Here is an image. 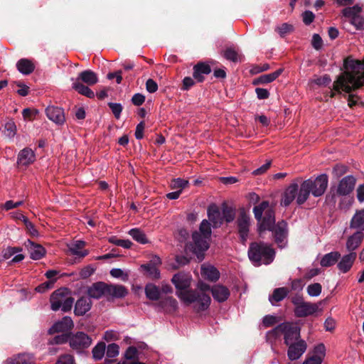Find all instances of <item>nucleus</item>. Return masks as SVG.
<instances>
[{
  "instance_id": "5",
  "label": "nucleus",
  "mask_w": 364,
  "mask_h": 364,
  "mask_svg": "<svg viewBox=\"0 0 364 364\" xmlns=\"http://www.w3.org/2000/svg\"><path fill=\"white\" fill-rule=\"evenodd\" d=\"M275 252L271 245L264 242H252L248 250V257L256 266L269 264L274 259Z\"/></svg>"
},
{
  "instance_id": "12",
  "label": "nucleus",
  "mask_w": 364,
  "mask_h": 364,
  "mask_svg": "<svg viewBox=\"0 0 364 364\" xmlns=\"http://www.w3.org/2000/svg\"><path fill=\"white\" fill-rule=\"evenodd\" d=\"M321 303H311L304 301L300 306L294 308V314L297 317H306L314 315L318 311H321L320 308Z\"/></svg>"
},
{
  "instance_id": "22",
  "label": "nucleus",
  "mask_w": 364,
  "mask_h": 364,
  "mask_svg": "<svg viewBox=\"0 0 364 364\" xmlns=\"http://www.w3.org/2000/svg\"><path fill=\"white\" fill-rule=\"evenodd\" d=\"M211 293L213 299L219 303L225 301L230 295L228 288L221 284L213 286Z\"/></svg>"
},
{
  "instance_id": "60",
  "label": "nucleus",
  "mask_w": 364,
  "mask_h": 364,
  "mask_svg": "<svg viewBox=\"0 0 364 364\" xmlns=\"http://www.w3.org/2000/svg\"><path fill=\"white\" fill-rule=\"evenodd\" d=\"M23 223H24L28 232L32 236L37 237L38 235V232L36 229L34 225L27 218H23Z\"/></svg>"
},
{
  "instance_id": "49",
  "label": "nucleus",
  "mask_w": 364,
  "mask_h": 364,
  "mask_svg": "<svg viewBox=\"0 0 364 364\" xmlns=\"http://www.w3.org/2000/svg\"><path fill=\"white\" fill-rule=\"evenodd\" d=\"M307 293L310 296L316 297L320 295L322 287L319 283H314L307 287Z\"/></svg>"
},
{
  "instance_id": "6",
  "label": "nucleus",
  "mask_w": 364,
  "mask_h": 364,
  "mask_svg": "<svg viewBox=\"0 0 364 364\" xmlns=\"http://www.w3.org/2000/svg\"><path fill=\"white\" fill-rule=\"evenodd\" d=\"M255 219L259 223L258 233L260 237H264V228H269L271 224L275 222V214L269 201L264 200L253 208Z\"/></svg>"
},
{
  "instance_id": "8",
  "label": "nucleus",
  "mask_w": 364,
  "mask_h": 364,
  "mask_svg": "<svg viewBox=\"0 0 364 364\" xmlns=\"http://www.w3.org/2000/svg\"><path fill=\"white\" fill-rule=\"evenodd\" d=\"M266 230L271 231L275 242L280 248H284L287 244L288 228L284 220L279 221L277 224H271L269 228H264V234Z\"/></svg>"
},
{
  "instance_id": "4",
  "label": "nucleus",
  "mask_w": 364,
  "mask_h": 364,
  "mask_svg": "<svg viewBox=\"0 0 364 364\" xmlns=\"http://www.w3.org/2000/svg\"><path fill=\"white\" fill-rule=\"evenodd\" d=\"M282 335L284 336L286 345L296 342L300 340V328L291 323L284 322L269 331L266 334V338L267 341L272 343Z\"/></svg>"
},
{
  "instance_id": "42",
  "label": "nucleus",
  "mask_w": 364,
  "mask_h": 364,
  "mask_svg": "<svg viewBox=\"0 0 364 364\" xmlns=\"http://www.w3.org/2000/svg\"><path fill=\"white\" fill-rule=\"evenodd\" d=\"M289 290L286 287L277 288L274 290L272 294L269 296V301L274 304V302H279L283 300L288 294Z\"/></svg>"
},
{
  "instance_id": "46",
  "label": "nucleus",
  "mask_w": 364,
  "mask_h": 364,
  "mask_svg": "<svg viewBox=\"0 0 364 364\" xmlns=\"http://www.w3.org/2000/svg\"><path fill=\"white\" fill-rule=\"evenodd\" d=\"M146 273L154 279H159L160 277V272L157 267L151 264H146L141 265Z\"/></svg>"
},
{
  "instance_id": "54",
  "label": "nucleus",
  "mask_w": 364,
  "mask_h": 364,
  "mask_svg": "<svg viewBox=\"0 0 364 364\" xmlns=\"http://www.w3.org/2000/svg\"><path fill=\"white\" fill-rule=\"evenodd\" d=\"M349 22L356 30H364V16H363L361 14L354 17Z\"/></svg>"
},
{
  "instance_id": "9",
  "label": "nucleus",
  "mask_w": 364,
  "mask_h": 364,
  "mask_svg": "<svg viewBox=\"0 0 364 364\" xmlns=\"http://www.w3.org/2000/svg\"><path fill=\"white\" fill-rule=\"evenodd\" d=\"M92 341V338L84 332L70 333V347L74 350L81 351L89 348Z\"/></svg>"
},
{
  "instance_id": "3",
  "label": "nucleus",
  "mask_w": 364,
  "mask_h": 364,
  "mask_svg": "<svg viewBox=\"0 0 364 364\" xmlns=\"http://www.w3.org/2000/svg\"><path fill=\"white\" fill-rule=\"evenodd\" d=\"M211 233L210 222L207 220H203L199 227V231H196L192 235L193 252L200 260L203 259L204 252L209 248Z\"/></svg>"
},
{
  "instance_id": "13",
  "label": "nucleus",
  "mask_w": 364,
  "mask_h": 364,
  "mask_svg": "<svg viewBox=\"0 0 364 364\" xmlns=\"http://www.w3.org/2000/svg\"><path fill=\"white\" fill-rule=\"evenodd\" d=\"M287 346H289L287 355L291 360L299 359L304 353L307 348L306 341L302 339Z\"/></svg>"
},
{
  "instance_id": "34",
  "label": "nucleus",
  "mask_w": 364,
  "mask_h": 364,
  "mask_svg": "<svg viewBox=\"0 0 364 364\" xmlns=\"http://www.w3.org/2000/svg\"><path fill=\"white\" fill-rule=\"evenodd\" d=\"M85 246V242L82 240H76L68 245L71 254L80 257H84L88 255V251L82 250Z\"/></svg>"
},
{
  "instance_id": "14",
  "label": "nucleus",
  "mask_w": 364,
  "mask_h": 364,
  "mask_svg": "<svg viewBox=\"0 0 364 364\" xmlns=\"http://www.w3.org/2000/svg\"><path fill=\"white\" fill-rule=\"evenodd\" d=\"M299 193V188L296 183H291L284 191L281 204L285 207L289 205L295 199L296 200Z\"/></svg>"
},
{
  "instance_id": "59",
  "label": "nucleus",
  "mask_w": 364,
  "mask_h": 364,
  "mask_svg": "<svg viewBox=\"0 0 364 364\" xmlns=\"http://www.w3.org/2000/svg\"><path fill=\"white\" fill-rule=\"evenodd\" d=\"M55 364H75V358L70 354H64L58 358Z\"/></svg>"
},
{
  "instance_id": "24",
  "label": "nucleus",
  "mask_w": 364,
  "mask_h": 364,
  "mask_svg": "<svg viewBox=\"0 0 364 364\" xmlns=\"http://www.w3.org/2000/svg\"><path fill=\"white\" fill-rule=\"evenodd\" d=\"M364 238L363 231H357L353 235H350L346 241V249L348 253L355 252V250L360 246Z\"/></svg>"
},
{
  "instance_id": "20",
  "label": "nucleus",
  "mask_w": 364,
  "mask_h": 364,
  "mask_svg": "<svg viewBox=\"0 0 364 364\" xmlns=\"http://www.w3.org/2000/svg\"><path fill=\"white\" fill-rule=\"evenodd\" d=\"M68 294V289H58L55 290L50 296V308L53 311L59 310L62 306L64 298Z\"/></svg>"
},
{
  "instance_id": "41",
  "label": "nucleus",
  "mask_w": 364,
  "mask_h": 364,
  "mask_svg": "<svg viewBox=\"0 0 364 364\" xmlns=\"http://www.w3.org/2000/svg\"><path fill=\"white\" fill-rule=\"evenodd\" d=\"M158 306L166 311H176L178 309V302L174 298L168 296L161 300Z\"/></svg>"
},
{
  "instance_id": "47",
  "label": "nucleus",
  "mask_w": 364,
  "mask_h": 364,
  "mask_svg": "<svg viewBox=\"0 0 364 364\" xmlns=\"http://www.w3.org/2000/svg\"><path fill=\"white\" fill-rule=\"evenodd\" d=\"M4 129L5 135L10 139L14 137L17 131L16 126L13 121L7 122L4 125Z\"/></svg>"
},
{
  "instance_id": "63",
  "label": "nucleus",
  "mask_w": 364,
  "mask_h": 364,
  "mask_svg": "<svg viewBox=\"0 0 364 364\" xmlns=\"http://www.w3.org/2000/svg\"><path fill=\"white\" fill-rule=\"evenodd\" d=\"M311 43L315 49L318 50L322 47L323 41L318 34L315 33L312 36Z\"/></svg>"
},
{
  "instance_id": "23",
  "label": "nucleus",
  "mask_w": 364,
  "mask_h": 364,
  "mask_svg": "<svg viewBox=\"0 0 364 364\" xmlns=\"http://www.w3.org/2000/svg\"><path fill=\"white\" fill-rule=\"evenodd\" d=\"M36 159L34 151L30 148H24L18 153L17 163L21 166H28Z\"/></svg>"
},
{
  "instance_id": "10",
  "label": "nucleus",
  "mask_w": 364,
  "mask_h": 364,
  "mask_svg": "<svg viewBox=\"0 0 364 364\" xmlns=\"http://www.w3.org/2000/svg\"><path fill=\"white\" fill-rule=\"evenodd\" d=\"M237 223L240 240L245 244L248 237L250 226V216L245 208L240 210Z\"/></svg>"
},
{
  "instance_id": "35",
  "label": "nucleus",
  "mask_w": 364,
  "mask_h": 364,
  "mask_svg": "<svg viewBox=\"0 0 364 364\" xmlns=\"http://www.w3.org/2000/svg\"><path fill=\"white\" fill-rule=\"evenodd\" d=\"M363 6L362 4H355L353 6H347L344 8L341 13L343 16L348 18L349 21L354 17L358 16L363 12Z\"/></svg>"
},
{
  "instance_id": "62",
  "label": "nucleus",
  "mask_w": 364,
  "mask_h": 364,
  "mask_svg": "<svg viewBox=\"0 0 364 364\" xmlns=\"http://www.w3.org/2000/svg\"><path fill=\"white\" fill-rule=\"evenodd\" d=\"M301 16L303 22L306 25H310L315 18L314 14L311 11H305Z\"/></svg>"
},
{
  "instance_id": "21",
  "label": "nucleus",
  "mask_w": 364,
  "mask_h": 364,
  "mask_svg": "<svg viewBox=\"0 0 364 364\" xmlns=\"http://www.w3.org/2000/svg\"><path fill=\"white\" fill-rule=\"evenodd\" d=\"M92 307V301L87 296H81L75 302L74 313L76 316H84Z\"/></svg>"
},
{
  "instance_id": "36",
  "label": "nucleus",
  "mask_w": 364,
  "mask_h": 364,
  "mask_svg": "<svg viewBox=\"0 0 364 364\" xmlns=\"http://www.w3.org/2000/svg\"><path fill=\"white\" fill-rule=\"evenodd\" d=\"M341 257L338 252L334 251L327 253L321 258L320 264L322 267H328L335 264Z\"/></svg>"
},
{
  "instance_id": "39",
  "label": "nucleus",
  "mask_w": 364,
  "mask_h": 364,
  "mask_svg": "<svg viewBox=\"0 0 364 364\" xmlns=\"http://www.w3.org/2000/svg\"><path fill=\"white\" fill-rule=\"evenodd\" d=\"M73 88L76 90L78 93L89 97L94 98L95 93L91 90L88 86L83 85L80 81H75L72 85Z\"/></svg>"
},
{
  "instance_id": "30",
  "label": "nucleus",
  "mask_w": 364,
  "mask_h": 364,
  "mask_svg": "<svg viewBox=\"0 0 364 364\" xmlns=\"http://www.w3.org/2000/svg\"><path fill=\"white\" fill-rule=\"evenodd\" d=\"M33 357L31 354L21 353L7 358L3 364H34Z\"/></svg>"
},
{
  "instance_id": "26",
  "label": "nucleus",
  "mask_w": 364,
  "mask_h": 364,
  "mask_svg": "<svg viewBox=\"0 0 364 364\" xmlns=\"http://www.w3.org/2000/svg\"><path fill=\"white\" fill-rule=\"evenodd\" d=\"M25 245L28 250L31 258L34 260L41 259L46 254V250L43 246L34 244L30 240H28Z\"/></svg>"
},
{
  "instance_id": "55",
  "label": "nucleus",
  "mask_w": 364,
  "mask_h": 364,
  "mask_svg": "<svg viewBox=\"0 0 364 364\" xmlns=\"http://www.w3.org/2000/svg\"><path fill=\"white\" fill-rule=\"evenodd\" d=\"M73 303L74 299L71 296H69L68 294H66L60 309H61L63 312H68L71 310Z\"/></svg>"
},
{
  "instance_id": "52",
  "label": "nucleus",
  "mask_w": 364,
  "mask_h": 364,
  "mask_svg": "<svg viewBox=\"0 0 364 364\" xmlns=\"http://www.w3.org/2000/svg\"><path fill=\"white\" fill-rule=\"evenodd\" d=\"M106 355L108 358H113L117 357L119 353V347L116 343L109 344L106 350Z\"/></svg>"
},
{
  "instance_id": "27",
  "label": "nucleus",
  "mask_w": 364,
  "mask_h": 364,
  "mask_svg": "<svg viewBox=\"0 0 364 364\" xmlns=\"http://www.w3.org/2000/svg\"><path fill=\"white\" fill-rule=\"evenodd\" d=\"M326 348L322 343L314 348V355L306 360L303 364H321L325 356Z\"/></svg>"
},
{
  "instance_id": "50",
  "label": "nucleus",
  "mask_w": 364,
  "mask_h": 364,
  "mask_svg": "<svg viewBox=\"0 0 364 364\" xmlns=\"http://www.w3.org/2000/svg\"><path fill=\"white\" fill-rule=\"evenodd\" d=\"M67 342L70 343V333H63L61 335L55 336L49 341V343L51 345H59Z\"/></svg>"
},
{
  "instance_id": "16",
  "label": "nucleus",
  "mask_w": 364,
  "mask_h": 364,
  "mask_svg": "<svg viewBox=\"0 0 364 364\" xmlns=\"http://www.w3.org/2000/svg\"><path fill=\"white\" fill-rule=\"evenodd\" d=\"M46 113L48 118L57 124H63L65 121L64 111L58 107L48 106Z\"/></svg>"
},
{
  "instance_id": "43",
  "label": "nucleus",
  "mask_w": 364,
  "mask_h": 364,
  "mask_svg": "<svg viewBox=\"0 0 364 364\" xmlns=\"http://www.w3.org/2000/svg\"><path fill=\"white\" fill-rule=\"evenodd\" d=\"M145 294L150 300L157 301L160 297V289L155 284H148L145 287Z\"/></svg>"
},
{
  "instance_id": "29",
  "label": "nucleus",
  "mask_w": 364,
  "mask_h": 364,
  "mask_svg": "<svg viewBox=\"0 0 364 364\" xmlns=\"http://www.w3.org/2000/svg\"><path fill=\"white\" fill-rule=\"evenodd\" d=\"M211 72V68L208 64L200 63L193 67V78L198 82L204 80L205 75H208Z\"/></svg>"
},
{
  "instance_id": "38",
  "label": "nucleus",
  "mask_w": 364,
  "mask_h": 364,
  "mask_svg": "<svg viewBox=\"0 0 364 364\" xmlns=\"http://www.w3.org/2000/svg\"><path fill=\"white\" fill-rule=\"evenodd\" d=\"M283 72V69L279 68L277 70L259 76L257 80H255L254 84H266L269 83L275 80Z\"/></svg>"
},
{
  "instance_id": "18",
  "label": "nucleus",
  "mask_w": 364,
  "mask_h": 364,
  "mask_svg": "<svg viewBox=\"0 0 364 364\" xmlns=\"http://www.w3.org/2000/svg\"><path fill=\"white\" fill-rule=\"evenodd\" d=\"M88 298L99 299L102 296L107 297V284L102 282L94 283L87 289Z\"/></svg>"
},
{
  "instance_id": "17",
  "label": "nucleus",
  "mask_w": 364,
  "mask_h": 364,
  "mask_svg": "<svg viewBox=\"0 0 364 364\" xmlns=\"http://www.w3.org/2000/svg\"><path fill=\"white\" fill-rule=\"evenodd\" d=\"M355 178L352 176L344 177L338 183L337 193L339 196H347L354 188Z\"/></svg>"
},
{
  "instance_id": "33",
  "label": "nucleus",
  "mask_w": 364,
  "mask_h": 364,
  "mask_svg": "<svg viewBox=\"0 0 364 364\" xmlns=\"http://www.w3.org/2000/svg\"><path fill=\"white\" fill-rule=\"evenodd\" d=\"M75 81H82L87 85H93L98 82V77L93 71L86 70L79 73Z\"/></svg>"
},
{
  "instance_id": "58",
  "label": "nucleus",
  "mask_w": 364,
  "mask_h": 364,
  "mask_svg": "<svg viewBox=\"0 0 364 364\" xmlns=\"http://www.w3.org/2000/svg\"><path fill=\"white\" fill-rule=\"evenodd\" d=\"M312 82L319 86H326L330 84L331 79L328 75H324L321 77H316Z\"/></svg>"
},
{
  "instance_id": "56",
  "label": "nucleus",
  "mask_w": 364,
  "mask_h": 364,
  "mask_svg": "<svg viewBox=\"0 0 364 364\" xmlns=\"http://www.w3.org/2000/svg\"><path fill=\"white\" fill-rule=\"evenodd\" d=\"M109 107L111 109L116 119H119L123 107L120 103L109 102Z\"/></svg>"
},
{
  "instance_id": "25",
  "label": "nucleus",
  "mask_w": 364,
  "mask_h": 364,
  "mask_svg": "<svg viewBox=\"0 0 364 364\" xmlns=\"http://www.w3.org/2000/svg\"><path fill=\"white\" fill-rule=\"evenodd\" d=\"M208 217L214 228H218L223 223V217L218 207L215 205H210L208 208Z\"/></svg>"
},
{
  "instance_id": "15",
  "label": "nucleus",
  "mask_w": 364,
  "mask_h": 364,
  "mask_svg": "<svg viewBox=\"0 0 364 364\" xmlns=\"http://www.w3.org/2000/svg\"><path fill=\"white\" fill-rule=\"evenodd\" d=\"M74 326L73 321L70 316H64L61 320L56 321L49 328L48 333L65 332L70 330Z\"/></svg>"
},
{
  "instance_id": "2",
  "label": "nucleus",
  "mask_w": 364,
  "mask_h": 364,
  "mask_svg": "<svg viewBox=\"0 0 364 364\" xmlns=\"http://www.w3.org/2000/svg\"><path fill=\"white\" fill-rule=\"evenodd\" d=\"M328 176L326 174H321L314 179L309 178L303 181L299 187V193L296 198V203L299 205L304 203L310 193L314 197L322 196L328 186Z\"/></svg>"
},
{
  "instance_id": "28",
  "label": "nucleus",
  "mask_w": 364,
  "mask_h": 364,
  "mask_svg": "<svg viewBox=\"0 0 364 364\" xmlns=\"http://www.w3.org/2000/svg\"><path fill=\"white\" fill-rule=\"evenodd\" d=\"M127 294V288L122 285L107 284V298H124Z\"/></svg>"
},
{
  "instance_id": "44",
  "label": "nucleus",
  "mask_w": 364,
  "mask_h": 364,
  "mask_svg": "<svg viewBox=\"0 0 364 364\" xmlns=\"http://www.w3.org/2000/svg\"><path fill=\"white\" fill-rule=\"evenodd\" d=\"M129 234L135 241L141 244H146L148 242L144 232L138 228L131 229Z\"/></svg>"
},
{
  "instance_id": "64",
  "label": "nucleus",
  "mask_w": 364,
  "mask_h": 364,
  "mask_svg": "<svg viewBox=\"0 0 364 364\" xmlns=\"http://www.w3.org/2000/svg\"><path fill=\"white\" fill-rule=\"evenodd\" d=\"M94 272L95 269L92 267L87 266L80 270V276L83 279H86L90 277Z\"/></svg>"
},
{
  "instance_id": "37",
  "label": "nucleus",
  "mask_w": 364,
  "mask_h": 364,
  "mask_svg": "<svg viewBox=\"0 0 364 364\" xmlns=\"http://www.w3.org/2000/svg\"><path fill=\"white\" fill-rule=\"evenodd\" d=\"M350 227L354 229L364 230V209L357 211L351 219Z\"/></svg>"
},
{
  "instance_id": "32",
  "label": "nucleus",
  "mask_w": 364,
  "mask_h": 364,
  "mask_svg": "<svg viewBox=\"0 0 364 364\" xmlns=\"http://www.w3.org/2000/svg\"><path fill=\"white\" fill-rule=\"evenodd\" d=\"M200 272L204 278L211 282H215L220 278L219 271L212 265L203 264Z\"/></svg>"
},
{
  "instance_id": "7",
  "label": "nucleus",
  "mask_w": 364,
  "mask_h": 364,
  "mask_svg": "<svg viewBox=\"0 0 364 364\" xmlns=\"http://www.w3.org/2000/svg\"><path fill=\"white\" fill-rule=\"evenodd\" d=\"M178 298L186 305H192L193 310L200 312L207 310L210 304L211 299L208 294L195 291L193 289L187 292H178Z\"/></svg>"
},
{
  "instance_id": "53",
  "label": "nucleus",
  "mask_w": 364,
  "mask_h": 364,
  "mask_svg": "<svg viewBox=\"0 0 364 364\" xmlns=\"http://www.w3.org/2000/svg\"><path fill=\"white\" fill-rule=\"evenodd\" d=\"M110 275L117 279H121L122 281L128 280V274L119 268H114L110 270Z\"/></svg>"
},
{
  "instance_id": "48",
  "label": "nucleus",
  "mask_w": 364,
  "mask_h": 364,
  "mask_svg": "<svg viewBox=\"0 0 364 364\" xmlns=\"http://www.w3.org/2000/svg\"><path fill=\"white\" fill-rule=\"evenodd\" d=\"M188 185V181L181 178H177L171 181V187L182 192L183 189Z\"/></svg>"
},
{
  "instance_id": "57",
  "label": "nucleus",
  "mask_w": 364,
  "mask_h": 364,
  "mask_svg": "<svg viewBox=\"0 0 364 364\" xmlns=\"http://www.w3.org/2000/svg\"><path fill=\"white\" fill-rule=\"evenodd\" d=\"M124 357L127 360H134L138 358V350L134 346H129L124 352Z\"/></svg>"
},
{
  "instance_id": "1",
  "label": "nucleus",
  "mask_w": 364,
  "mask_h": 364,
  "mask_svg": "<svg viewBox=\"0 0 364 364\" xmlns=\"http://www.w3.org/2000/svg\"><path fill=\"white\" fill-rule=\"evenodd\" d=\"M344 68L345 71L334 81L333 89L337 92L342 90L348 93V103L353 107L357 104L358 97L350 92L364 85V60L360 61L347 58L344 61Z\"/></svg>"
},
{
  "instance_id": "40",
  "label": "nucleus",
  "mask_w": 364,
  "mask_h": 364,
  "mask_svg": "<svg viewBox=\"0 0 364 364\" xmlns=\"http://www.w3.org/2000/svg\"><path fill=\"white\" fill-rule=\"evenodd\" d=\"M223 57L228 60L235 63L242 61L243 58L242 55L232 47L228 48L224 50Z\"/></svg>"
},
{
  "instance_id": "31",
  "label": "nucleus",
  "mask_w": 364,
  "mask_h": 364,
  "mask_svg": "<svg viewBox=\"0 0 364 364\" xmlns=\"http://www.w3.org/2000/svg\"><path fill=\"white\" fill-rule=\"evenodd\" d=\"M16 68L19 73L28 75L34 71L35 65L31 60L21 58L16 63Z\"/></svg>"
},
{
  "instance_id": "51",
  "label": "nucleus",
  "mask_w": 364,
  "mask_h": 364,
  "mask_svg": "<svg viewBox=\"0 0 364 364\" xmlns=\"http://www.w3.org/2000/svg\"><path fill=\"white\" fill-rule=\"evenodd\" d=\"M235 217V211L233 208L228 206L223 208V218L227 223H230L234 220Z\"/></svg>"
},
{
  "instance_id": "45",
  "label": "nucleus",
  "mask_w": 364,
  "mask_h": 364,
  "mask_svg": "<svg viewBox=\"0 0 364 364\" xmlns=\"http://www.w3.org/2000/svg\"><path fill=\"white\" fill-rule=\"evenodd\" d=\"M105 344L103 343H97L92 349V357L95 360H100L105 354Z\"/></svg>"
},
{
  "instance_id": "11",
  "label": "nucleus",
  "mask_w": 364,
  "mask_h": 364,
  "mask_svg": "<svg viewBox=\"0 0 364 364\" xmlns=\"http://www.w3.org/2000/svg\"><path fill=\"white\" fill-rule=\"evenodd\" d=\"M171 282L176 289V294L178 296V292H187L189 290L191 276L188 273L179 272L173 275Z\"/></svg>"
},
{
  "instance_id": "19",
  "label": "nucleus",
  "mask_w": 364,
  "mask_h": 364,
  "mask_svg": "<svg viewBox=\"0 0 364 364\" xmlns=\"http://www.w3.org/2000/svg\"><path fill=\"white\" fill-rule=\"evenodd\" d=\"M357 257L356 252L348 253L340 257L341 259L337 264V267L341 273H347L352 268Z\"/></svg>"
},
{
  "instance_id": "61",
  "label": "nucleus",
  "mask_w": 364,
  "mask_h": 364,
  "mask_svg": "<svg viewBox=\"0 0 364 364\" xmlns=\"http://www.w3.org/2000/svg\"><path fill=\"white\" fill-rule=\"evenodd\" d=\"M293 26L287 23H284L280 26H278L276 31L279 33V34L281 36H284L287 33L293 31Z\"/></svg>"
}]
</instances>
